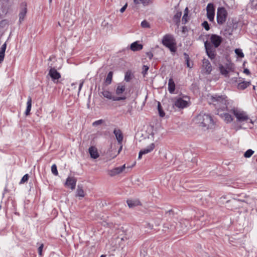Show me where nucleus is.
<instances>
[{"mask_svg": "<svg viewBox=\"0 0 257 257\" xmlns=\"http://www.w3.org/2000/svg\"><path fill=\"white\" fill-rule=\"evenodd\" d=\"M222 41V38L216 34L210 35L209 41H206L204 42V46L206 53L211 59L215 58L216 54V48L218 47Z\"/></svg>", "mask_w": 257, "mask_h": 257, "instance_id": "1", "label": "nucleus"}, {"mask_svg": "<svg viewBox=\"0 0 257 257\" xmlns=\"http://www.w3.org/2000/svg\"><path fill=\"white\" fill-rule=\"evenodd\" d=\"M208 100L210 104L213 105L217 109L218 111V114L219 113V110H229L228 106L229 102L225 95H214L208 96Z\"/></svg>", "mask_w": 257, "mask_h": 257, "instance_id": "2", "label": "nucleus"}, {"mask_svg": "<svg viewBox=\"0 0 257 257\" xmlns=\"http://www.w3.org/2000/svg\"><path fill=\"white\" fill-rule=\"evenodd\" d=\"M194 122L203 130L211 128L214 125V121L211 116L207 113L201 112L194 119Z\"/></svg>", "mask_w": 257, "mask_h": 257, "instance_id": "3", "label": "nucleus"}, {"mask_svg": "<svg viewBox=\"0 0 257 257\" xmlns=\"http://www.w3.org/2000/svg\"><path fill=\"white\" fill-rule=\"evenodd\" d=\"M228 111L233 114L238 122H244L251 121L247 113L240 109L233 108L229 109Z\"/></svg>", "mask_w": 257, "mask_h": 257, "instance_id": "4", "label": "nucleus"}, {"mask_svg": "<svg viewBox=\"0 0 257 257\" xmlns=\"http://www.w3.org/2000/svg\"><path fill=\"white\" fill-rule=\"evenodd\" d=\"M162 44L168 48L171 52H175L176 51V42L173 35H165L162 39Z\"/></svg>", "mask_w": 257, "mask_h": 257, "instance_id": "5", "label": "nucleus"}, {"mask_svg": "<svg viewBox=\"0 0 257 257\" xmlns=\"http://www.w3.org/2000/svg\"><path fill=\"white\" fill-rule=\"evenodd\" d=\"M219 68L221 74L226 77H230L234 71V66L232 63L226 64L224 66L220 65Z\"/></svg>", "mask_w": 257, "mask_h": 257, "instance_id": "6", "label": "nucleus"}, {"mask_svg": "<svg viewBox=\"0 0 257 257\" xmlns=\"http://www.w3.org/2000/svg\"><path fill=\"white\" fill-rule=\"evenodd\" d=\"M227 17V12L223 7L218 8L217 11V22L219 25L225 23Z\"/></svg>", "mask_w": 257, "mask_h": 257, "instance_id": "7", "label": "nucleus"}, {"mask_svg": "<svg viewBox=\"0 0 257 257\" xmlns=\"http://www.w3.org/2000/svg\"><path fill=\"white\" fill-rule=\"evenodd\" d=\"M189 98L187 96L178 97L176 99L174 105L179 108H184L189 105Z\"/></svg>", "mask_w": 257, "mask_h": 257, "instance_id": "8", "label": "nucleus"}, {"mask_svg": "<svg viewBox=\"0 0 257 257\" xmlns=\"http://www.w3.org/2000/svg\"><path fill=\"white\" fill-rule=\"evenodd\" d=\"M101 93L104 97H105L108 99L112 100L113 101H119L126 99V97L125 96L118 97L113 96L110 91L105 89H102Z\"/></svg>", "mask_w": 257, "mask_h": 257, "instance_id": "9", "label": "nucleus"}, {"mask_svg": "<svg viewBox=\"0 0 257 257\" xmlns=\"http://www.w3.org/2000/svg\"><path fill=\"white\" fill-rule=\"evenodd\" d=\"M206 11L208 19L210 22H213L215 16V8L213 4L212 3L208 4L206 8Z\"/></svg>", "mask_w": 257, "mask_h": 257, "instance_id": "10", "label": "nucleus"}, {"mask_svg": "<svg viewBox=\"0 0 257 257\" xmlns=\"http://www.w3.org/2000/svg\"><path fill=\"white\" fill-rule=\"evenodd\" d=\"M77 182L76 179L72 176H68L65 183V186L71 190H74L75 188Z\"/></svg>", "mask_w": 257, "mask_h": 257, "instance_id": "11", "label": "nucleus"}, {"mask_svg": "<svg viewBox=\"0 0 257 257\" xmlns=\"http://www.w3.org/2000/svg\"><path fill=\"white\" fill-rule=\"evenodd\" d=\"M229 82L232 85H237V83L241 80V77H239V74L238 72L234 71L231 75L230 77H228Z\"/></svg>", "mask_w": 257, "mask_h": 257, "instance_id": "12", "label": "nucleus"}, {"mask_svg": "<svg viewBox=\"0 0 257 257\" xmlns=\"http://www.w3.org/2000/svg\"><path fill=\"white\" fill-rule=\"evenodd\" d=\"M125 168V165L119 167L113 168L108 172V174L110 176H114L122 173Z\"/></svg>", "mask_w": 257, "mask_h": 257, "instance_id": "13", "label": "nucleus"}, {"mask_svg": "<svg viewBox=\"0 0 257 257\" xmlns=\"http://www.w3.org/2000/svg\"><path fill=\"white\" fill-rule=\"evenodd\" d=\"M154 148H155V145L153 143H152L151 145H150L149 146H148L146 148L141 150L139 153L138 159H141L142 155L147 154L152 152L154 150Z\"/></svg>", "mask_w": 257, "mask_h": 257, "instance_id": "14", "label": "nucleus"}, {"mask_svg": "<svg viewBox=\"0 0 257 257\" xmlns=\"http://www.w3.org/2000/svg\"><path fill=\"white\" fill-rule=\"evenodd\" d=\"M49 75L53 81L58 80L61 77V74L55 68H51L49 71Z\"/></svg>", "mask_w": 257, "mask_h": 257, "instance_id": "15", "label": "nucleus"}, {"mask_svg": "<svg viewBox=\"0 0 257 257\" xmlns=\"http://www.w3.org/2000/svg\"><path fill=\"white\" fill-rule=\"evenodd\" d=\"M222 119L226 123H230L233 120L232 116L227 112L221 113L218 114Z\"/></svg>", "mask_w": 257, "mask_h": 257, "instance_id": "16", "label": "nucleus"}, {"mask_svg": "<svg viewBox=\"0 0 257 257\" xmlns=\"http://www.w3.org/2000/svg\"><path fill=\"white\" fill-rule=\"evenodd\" d=\"M241 80L239 81L236 85L238 89L243 90L250 85L249 81H244L243 79L242 78H241Z\"/></svg>", "mask_w": 257, "mask_h": 257, "instance_id": "17", "label": "nucleus"}, {"mask_svg": "<svg viewBox=\"0 0 257 257\" xmlns=\"http://www.w3.org/2000/svg\"><path fill=\"white\" fill-rule=\"evenodd\" d=\"M113 133L115 138L119 145H121L123 140V135L121 131L119 129L115 128L113 131Z\"/></svg>", "mask_w": 257, "mask_h": 257, "instance_id": "18", "label": "nucleus"}, {"mask_svg": "<svg viewBox=\"0 0 257 257\" xmlns=\"http://www.w3.org/2000/svg\"><path fill=\"white\" fill-rule=\"evenodd\" d=\"M203 68L207 74H209L212 70V67L210 63L208 60L204 59L203 61Z\"/></svg>", "mask_w": 257, "mask_h": 257, "instance_id": "19", "label": "nucleus"}, {"mask_svg": "<svg viewBox=\"0 0 257 257\" xmlns=\"http://www.w3.org/2000/svg\"><path fill=\"white\" fill-rule=\"evenodd\" d=\"M88 150L90 155L92 158L95 159L99 157V155L96 147L91 146L89 148Z\"/></svg>", "mask_w": 257, "mask_h": 257, "instance_id": "20", "label": "nucleus"}, {"mask_svg": "<svg viewBox=\"0 0 257 257\" xmlns=\"http://www.w3.org/2000/svg\"><path fill=\"white\" fill-rule=\"evenodd\" d=\"M27 13V10L26 8V6L25 5V6L22 8L20 12L19 13V22L20 23H22L26 17V14Z\"/></svg>", "mask_w": 257, "mask_h": 257, "instance_id": "21", "label": "nucleus"}, {"mask_svg": "<svg viewBox=\"0 0 257 257\" xmlns=\"http://www.w3.org/2000/svg\"><path fill=\"white\" fill-rule=\"evenodd\" d=\"M7 48V44L5 42L1 47L0 49V63H1L4 59L5 53Z\"/></svg>", "mask_w": 257, "mask_h": 257, "instance_id": "22", "label": "nucleus"}, {"mask_svg": "<svg viewBox=\"0 0 257 257\" xmlns=\"http://www.w3.org/2000/svg\"><path fill=\"white\" fill-rule=\"evenodd\" d=\"M143 49V45L140 44L138 42L133 43L131 45V49L133 51L140 50Z\"/></svg>", "mask_w": 257, "mask_h": 257, "instance_id": "23", "label": "nucleus"}, {"mask_svg": "<svg viewBox=\"0 0 257 257\" xmlns=\"http://www.w3.org/2000/svg\"><path fill=\"white\" fill-rule=\"evenodd\" d=\"M175 89V84L172 78H170L168 82V90L170 93H173Z\"/></svg>", "mask_w": 257, "mask_h": 257, "instance_id": "24", "label": "nucleus"}, {"mask_svg": "<svg viewBox=\"0 0 257 257\" xmlns=\"http://www.w3.org/2000/svg\"><path fill=\"white\" fill-rule=\"evenodd\" d=\"M125 90V86L124 85L120 83V84H118L117 86V88H116V89L115 91V93L117 95H120L124 92Z\"/></svg>", "mask_w": 257, "mask_h": 257, "instance_id": "25", "label": "nucleus"}, {"mask_svg": "<svg viewBox=\"0 0 257 257\" xmlns=\"http://www.w3.org/2000/svg\"><path fill=\"white\" fill-rule=\"evenodd\" d=\"M32 107V99L31 97H29L27 102V108L25 111L26 115L28 116L30 114V112Z\"/></svg>", "mask_w": 257, "mask_h": 257, "instance_id": "26", "label": "nucleus"}, {"mask_svg": "<svg viewBox=\"0 0 257 257\" xmlns=\"http://www.w3.org/2000/svg\"><path fill=\"white\" fill-rule=\"evenodd\" d=\"M127 204L130 208H133L135 206L139 205L140 202L139 200H128L127 201Z\"/></svg>", "mask_w": 257, "mask_h": 257, "instance_id": "27", "label": "nucleus"}, {"mask_svg": "<svg viewBox=\"0 0 257 257\" xmlns=\"http://www.w3.org/2000/svg\"><path fill=\"white\" fill-rule=\"evenodd\" d=\"M85 196V193L84 190L82 188V187L78 186L77 191H76V196L83 198Z\"/></svg>", "mask_w": 257, "mask_h": 257, "instance_id": "28", "label": "nucleus"}, {"mask_svg": "<svg viewBox=\"0 0 257 257\" xmlns=\"http://www.w3.org/2000/svg\"><path fill=\"white\" fill-rule=\"evenodd\" d=\"M112 75H113V73H112V72H111V71L109 72L108 73L107 77L105 80V82H104V83L106 85H109L111 83Z\"/></svg>", "mask_w": 257, "mask_h": 257, "instance_id": "29", "label": "nucleus"}, {"mask_svg": "<svg viewBox=\"0 0 257 257\" xmlns=\"http://www.w3.org/2000/svg\"><path fill=\"white\" fill-rule=\"evenodd\" d=\"M188 8H186L184 11V14L182 18V22L183 23H186L189 20V18L188 17Z\"/></svg>", "mask_w": 257, "mask_h": 257, "instance_id": "30", "label": "nucleus"}, {"mask_svg": "<svg viewBox=\"0 0 257 257\" xmlns=\"http://www.w3.org/2000/svg\"><path fill=\"white\" fill-rule=\"evenodd\" d=\"M182 16V13L181 12H178L174 15L173 20L176 23H178L180 21V19Z\"/></svg>", "mask_w": 257, "mask_h": 257, "instance_id": "31", "label": "nucleus"}, {"mask_svg": "<svg viewBox=\"0 0 257 257\" xmlns=\"http://www.w3.org/2000/svg\"><path fill=\"white\" fill-rule=\"evenodd\" d=\"M234 51L238 57L240 58L244 57V54L241 49L239 48L236 49Z\"/></svg>", "mask_w": 257, "mask_h": 257, "instance_id": "32", "label": "nucleus"}, {"mask_svg": "<svg viewBox=\"0 0 257 257\" xmlns=\"http://www.w3.org/2000/svg\"><path fill=\"white\" fill-rule=\"evenodd\" d=\"M158 110L159 113V115L161 117H163L165 116V112L162 109V108L161 105V103L160 102H158Z\"/></svg>", "mask_w": 257, "mask_h": 257, "instance_id": "33", "label": "nucleus"}, {"mask_svg": "<svg viewBox=\"0 0 257 257\" xmlns=\"http://www.w3.org/2000/svg\"><path fill=\"white\" fill-rule=\"evenodd\" d=\"M253 151H252L251 149H248L244 153V157L246 158H249L253 155Z\"/></svg>", "mask_w": 257, "mask_h": 257, "instance_id": "34", "label": "nucleus"}, {"mask_svg": "<svg viewBox=\"0 0 257 257\" xmlns=\"http://www.w3.org/2000/svg\"><path fill=\"white\" fill-rule=\"evenodd\" d=\"M149 1L150 0H134V2L136 4H142L144 5H148Z\"/></svg>", "mask_w": 257, "mask_h": 257, "instance_id": "35", "label": "nucleus"}, {"mask_svg": "<svg viewBox=\"0 0 257 257\" xmlns=\"http://www.w3.org/2000/svg\"><path fill=\"white\" fill-rule=\"evenodd\" d=\"M51 171L52 173L55 176H57L58 175V172L57 169V166L55 164H53L51 167Z\"/></svg>", "mask_w": 257, "mask_h": 257, "instance_id": "36", "label": "nucleus"}, {"mask_svg": "<svg viewBox=\"0 0 257 257\" xmlns=\"http://www.w3.org/2000/svg\"><path fill=\"white\" fill-rule=\"evenodd\" d=\"M29 179V175L28 174H25L22 178L20 182V184H24V183H25L26 182H27L28 181Z\"/></svg>", "mask_w": 257, "mask_h": 257, "instance_id": "37", "label": "nucleus"}, {"mask_svg": "<svg viewBox=\"0 0 257 257\" xmlns=\"http://www.w3.org/2000/svg\"><path fill=\"white\" fill-rule=\"evenodd\" d=\"M141 26L144 28H150V24L147 21L144 20L142 22Z\"/></svg>", "mask_w": 257, "mask_h": 257, "instance_id": "38", "label": "nucleus"}, {"mask_svg": "<svg viewBox=\"0 0 257 257\" xmlns=\"http://www.w3.org/2000/svg\"><path fill=\"white\" fill-rule=\"evenodd\" d=\"M131 79H132L131 73L129 72H127L125 75L124 80L128 82L131 80Z\"/></svg>", "mask_w": 257, "mask_h": 257, "instance_id": "39", "label": "nucleus"}, {"mask_svg": "<svg viewBox=\"0 0 257 257\" xmlns=\"http://www.w3.org/2000/svg\"><path fill=\"white\" fill-rule=\"evenodd\" d=\"M103 122H104L103 120L99 119V120H96V121H95L94 122H93L92 123V125L93 126H96L98 125L101 124L102 123H103Z\"/></svg>", "mask_w": 257, "mask_h": 257, "instance_id": "40", "label": "nucleus"}, {"mask_svg": "<svg viewBox=\"0 0 257 257\" xmlns=\"http://www.w3.org/2000/svg\"><path fill=\"white\" fill-rule=\"evenodd\" d=\"M202 25L206 31H208L210 29L209 24L207 21H204L202 24Z\"/></svg>", "mask_w": 257, "mask_h": 257, "instance_id": "41", "label": "nucleus"}, {"mask_svg": "<svg viewBox=\"0 0 257 257\" xmlns=\"http://www.w3.org/2000/svg\"><path fill=\"white\" fill-rule=\"evenodd\" d=\"M149 67L148 66L144 65L143 66V69L142 73L143 74L144 76L147 74V72L148 70H149Z\"/></svg>", "mask_w": 257, "mask_h": 257, "instance_id": "42", "label": "nucleus"}, {"mask_svg": "<svg viewBox=\"0 0 257 257\" xmlns=\"http://www.w3.org/2000/svg\"><path fill=\"white\" fill-rule=\"evenodd\" d=\"M44 247V244H41L40 246L38 248V253L40 255H41L42 254V249Z\"/></svg>", "mask_w": 257, "mask_h": 257, "instance_id": "43", "label": "nucleus"}, {"mask_svg": "<svg viewBox=\"0 0 257 257\" xmlns=\"http://www.w3.org/2000/svg\"><path fill=\"white\" fill-rule=\"evenodd\" d=\"M83 84H84V80H81L80 83L79 84V89H78L79 93L81 91V89L83 86Z\"/></svg>", "mask_w": 257, "mask_h": 257, "instance_id": "44", "label": "nucleus"}, {"mask_svg": "<svg viewBox=\"0 0 257 257\" xmlns=\"http://www.w3.org/2000/svg\"><path fill=\"white\" fill-rule=\"evenodd\" d=\"M127 6V4H125V5L120 9V12L121 13H123L125 11V10H126Z\"/></svg>", "mask_w": 257, "mask_h": 257, "instance_id": "45", "label": "nucleus"}, {"mask_svg": "<svg viewBox=\"0 0 257 257\" xmlns=\"http://www.w3.org/2000/svg\"><path fill=\"white\" fill-rule=\"evenodd\" d=\"M186 61L187 66L189 68H190L191 66L190 65V63L189 62V57H188V56H187V57H186Z\"/></svg>", "mask_w": 257, "mask_h": 257, "instance_id": "46", "label": "nucleus"}, {"mask_svg": "<svg viewBox=\"0 0 257 257\" xmlns=\"http://www.w3.org/2000/svg\"><path fill=\"white\" fill-rule=\"evenodd\" d=\"M243 72L247 75L249 74L250 73L249 70L247 69H244L243 70Z\"/></svg>", "mask_w": 257, "mask_h": 257, "instance_id": "47", "label": "nucleus"}, {"mask_svg": "<svg viewBox=\"0 0 257 257\" xmlns=\"http://www.w3.org/2000/svg\"><path fill=\"white\" fill-rule=\"evenodd\" d=\"M121 149H122V146H121L120 148H119V150H118V153L120 152V151L121 150Z\"/></svg>", "mask_w": 257, "mask_h": 257, "instance_id": "48", "label": "nucleus"}, {"mask_svg": "<svg viewBox=\"0 0 257 257\" xmlns=\"http://www.w3.org/2000/svg\"><path fill=\"white\" fill-rule=\"evenodd\" d=\"M100 257H106V255L102 254Z\"/></svg>", "mask_w": 257, "mask_h": 257, "instance_id": "49", "label": "nucleus"}, {"mask_svg": "<svg viewBox=\"0 0 257 257\" xmlns=\"http://www.w3.org/2000/svg\"><path fill=\"white\" fill-rule=\"evenodd\" d=\"M52 0H49V3H51L52 2Z\"/></svg>", "mask_w": 257, "mask_h": 257, "instance_id": "50", "label": "nucleus"}, {"mask_svg": "<svg viewBox=\"0 0 257 257\" xmlns=\"http://www.w3.org/2000/svg\"><path fill=\"white\" fill-rule=\"evenodd\" d=\"M58 25L60 26V23H58Z\"/></svg>", "mask_w": 257, "mask_h": 257, "instance_id": "51", "label": "nucleus"}]
</instances>
